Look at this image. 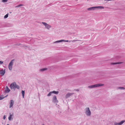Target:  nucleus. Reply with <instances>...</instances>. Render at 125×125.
Listing matches in <instances>:
<instances>
[{
	"label": "nucleus",
	"instance_id": "nucleus-14",
	"mask_svg": "<svg viewBox=\"0 0 125 125\" xmlns=\"http://www.w3.org/2000/svg\"><path fill=\"white\" fill-rule=\"evenodd\" d=\"M123 63V62H116V63H112V62L111 63V64L112 65H115V64H121Z\"/></svg>",
	"mask_w": 125,
	"mask_h": 125
},
{
	"label": "nucleus",
	"instance_id": "nucleus-17",
	"mask_svg": "<svg viewBox=\"0 0 125 125\" xmlns=\"http://www.w3.org/2000/svg\"><path fill=\"white\" fill-rule=\"evenodd\" d=\"M52 94H58L59 93V92L58 91H52Z\"/></svg>",
	"mask_w": 125,
	"mask_h": 125
},
{
	"label": "nucleus",
	"instance_id": "nucleus-9",
	"mask_svg": "<svg viewBox=\"0 0 125 125\" xmlns=\"http://www.w3.org/2000/svg\"><path fill=\"white\" fill-rule=\"evenodd\" d=\"M5 69L4 70L2 69L0 70V75L1 76H3L5 74Z\"/></svg>",
	"mask_w": 125,
	"mask_h": 125
},
{
	"label": "nucleus",
	"instance_id": "nucleus-32",
	"mask_svg": "<svg viewBox=\"0 0 125 125\" xmlns=\"http://www.w3.org/2000/svg\"><path fill=\"white\" fill-rule=\"evenodd\" d=\"M42 125H44V124H42Z\"/></svg>",
	"mask_w": 125,
	"mask_h": 125
},
{
	"label": "nucleus",
	"instance_id": "nucleus-31",
	"mask_svg": "<svg viewBox=\"0 0 125 125\" xmlns=\"http://www.w3.org/2000/svg\"><path fill=\"white\" fill-rule=\"evenodd\" d=\"M7 125H9V124H7Z\"/></svg>",
	"mask_w": 125,
	"mask_h": 125
},
{
	"label": "nucleus",
	"instance_id": "nucleus-19",
	"mask_svg": "<svg viewBox=\"0 0 125 125\" xmlns=\"http://www.w3.org/2000/svg\"><path fill=\"white\" fill-rule=\"evenodd\" d=\"M10 116L8 117V119L9 120H11L12 115L10 113Z\"/></svg>",
	"mask_w": 125,
	"mask_h": 125
},
{
	"label": "nucleus",
	"instance_id": "nucleus-4",
	"mask_svg": "<svg viewBox=\"0 0 125 125\" xmlns=\"http://www.w3.org/2000/svg\"><path fill=\"white\" fill-rule=\"evenodd\" d=\"M84 113L87 116H90L91 114V112L89 107H87L85 109Z\"/></svg>",
	"mask_w": 125,
	"mask_h": 125
},
{
	"label": "nucleus",
	"instance_id": "nucleus-30",
	"mask_svg": "<svg viewBox=\"0 0 125 125\" xmlns=\"http://www.w3.org/2000/svg\"><path fill=\"white\" fill-rule=\"evenodd\" d=\"M76 91H79V90H78V89H77V90H76Z\"/></svg>",
	"mask_w": 125,
	"mask_h": 125
},
{
	"label": "nucleus",
	"instance_id": "nucleus-11",
	"mask_svg": "<svg viewBox=\"0 0 125 125\" xmlns=\"http://www.w3.org/2000/svg\"><path fill=\"white\" fill-rule=\"evenodd\" d=\"M14 104V101L13 100H11L10 101V102L9 107L10 108L12 107L13 106Z\"/></svg>",
	"mask_w": 125,
	"mask_h": 125
},
{
	"label": "nucleus",
	"instance_id": "nucleus-13",
	"mask_svg": "<svg viewBox=\"0 0 125 125\" xmlns=\"http://www.w3.org/2000/svg\"><path fill=\"white\" fill-rule=\"evenodd\" d=\"M10 91V89L7 86L6 87L5 90V92L6 93H8Z\"/></svg>",
	"mask_w": 125,
	"mask_h": 125
},
{
	"label": "nucleus",
	"instance_id": "nucleus-20",
	"mask_svg": "<svg viewBox=\"0 0 125 125\" xmlns=\"http://www.w3.org/2000/svg\"><path fill=\"white\" fill-rule=\"evenodd\" d=\"M62 40V42H71V41H68V40Z\"/></svg>",
	"mask_w": 125,
	"mask_h": 125
},
{
	"label": "nucleus",
	"instance_id": "nucleus-15",
	"mask_svg": "<svg viewBox=\"0 0 125 125\" xmlns=\"http://www.w3.org/2000/svg\"><path fill=\"white\" fill-rule=\"evenodd\" d=\"M62 42V40H58L56 41L55 42H54L53 43H58L60 42Z\"/></svg>",
	"mask_w": 125,
	"mask_h": 125
},
{
	"label": "nucleus",
	"instance_id": "nucleus-21",
	"mask_svg": "<svg viewBox=\"0 0 125 125\" xmlns=\"http://www.w3.org/2000/svg\"><path fill=\"white\" fill-rule=\"evenodd\" d=\"M52 92H50L48 94L47 96H50L52 95Z\"/></svg>",
	"mask_w": 125,
	"mask_h": 125
},
{
	"label": "nucleus",
	"instance_id": "nucleus-22",
	"mask_svg": "<svg viewBox=\"0 0 125 125\" xmlns=\"http://www.w3.org/2000/svg\"><path fill=\"white\" fill-rule=\"evenodd\" d=\"M24 5L23 4H20L18 5H17V6H15V8H17V7H20L21 6H23Z\"/></svg>",
	"mask_w": 125,
	"mask_h": 125
},
{
	"label": "nucleus",
	"instance_id": "nucleus-2",
	"mask_svg": "<svg viewBox=\"0 0 125 125\" xmlns=\"http://www.w3.org/2000/svg\"><path fill=\"white\" fill-rule=\"evenodd\" d=\"M104 9V7L103 6H99L92 7L89 8L87 9L88 10H93L96 9Z\"/></svg>",
	"mask_w": 125,
	"mask_h": 125
},
{
	"label": "nucleus",
	"instance_id": "nucleus-16",
	"mask_svg": "<svg viewBox=\"0 0 125 125\" xmlns=\"http://www.w3.org/2000/svg\"><path fill=\"white\" fill-rule=\"evenodd\" d=\"M21 46L24 47L25 49H27V48H29V46H25L24 45H22V46Z\"/></svg>",
	"mask_w": 125,
	"mask_h": 125
},
{
	"label": "nucleus",
	"instance_id": "nucleus-29",
	"mask_svg": "<svg viewBox=\"0 0 125 125\" xmlns=\"http://www.w3.org/2000/svg\"><path fill=\"white\" fill-rule=\"evenodd\" d=\"M5 118H6L5 115H4L3 116V119L4 120V119H5Z\"/></svg>",
	"mask_w": 125,
	"mask_h": 125
},
{
	"label": "nucleus",
	"instance_id": "nucleus-8",
	"mask_svg": "<svg viewBox=\"0 0 125 125\" xmlns=\"http://www.w3.org/2000/svg\"><path fill=\"white\" fill-rule=\"evenodd\" d=\"M52 102L54 103H58V101L57 100L56 97V96H54L53 97Z\"/></svg>",
	"mask_w": 125,
	"mask_h": 125
},
{
	"label": "nucleus",
	"instance_id": "nucleus-5",
	"mask_svg": "<svg viewBox=\"0 0 125 125\" xmlns=\"http://www.w3.org/2000/svg\"><path fill=\"white\" fill-rule=\"evenodd\" d=\"M42 24L44 26L45 29L47 30H50L52 27L51 25L46 22H42Z\"/></svg>",
	"mask_w": 125,
	"mask_h": 125
},
{
	"label": "nucleus",
	"instance_id": "nucleus-26",
	"mask_svg": "<svg viewBox=\"0 0 125 125\" xmlns=\"http://www.w3.org/2000/svg\"><path fill=\"white\" fill-rule=\"evenodd\" d=\"M118 89H125L123 87H119L118 88Z\"/></svg>",
	"mask_w": 125,
	"mask_h": 125
},
{
	"label": "nucleus",
	"instance_id": "nucleus-24",
	"mask_svg": "<svg viewBox=\"0 0 125 125\" xmlns=\"http://www.w3.org/2000/svg\"><path fill=\"white\" fill-rule=\"evenodd\" d=\"M8 16V14H7L4 16V18L6 19L7 18Z\"/></svg>",
	"mask_w": 125,
	"mask_h": 125
},
{
	"label": "nucleus",
	"instance_id": "nucleus-7",
	"mask_svg": "<svg viewBox=\"0 0 125 125\" xmlns=\"http://www.w3.org/2000/svg\"><path fill=\"white\" fill-rule=\"evenodd\" d=\"M125 122V120H122L121 122L117 123L116 122H115L114 123V125H121L123 124Z\"/></svg>",
	"mask_w": 125,
	"mask_h": 125
},
{
	"label": "nucleus",
	"instance_id": "nucleus-28",
	"mask_svg": "<svg viewBox=\"0 0 125 125\" xmlns=\"http://www.w3.org/2000/svg\"><path fill=\"white\" fill-rule=\"evenodd\" d=\"M3 62L0 61V64H2L3 63Z\"/></svg>",
	"mask_w": 125,
	"mask_h": 125
},
{
	"label": "nucleus",
	"instance_id": "nucleus-18",
	"mask_svg": "<svg viewBox=\"0 0 125 125\" xmlns=\"http://www.w3.org/2000/svg\"><path fill=\"white\" fill-rule=\"evenodd\" d=\"M23 96V97L24 98V96L25 92L24 91L22 90L21 92Z\"/></svg>",
	"mask_w": 125,
	"mask_h": 125
},
{
	"label": "nucleus",
	"instance_id": "nucleus-6",
	"mask_svg": "<svg viewBox=\"0 0 125 125\" xmlns=\"http://www.w3.org/2000/svg\"><path fill=\"white\" fill-rule=\"evenodd\" d=\"M14 60H12L9 64L8 68L9 70L11 71L12 70V66L14 63Z\"/></svg>",
	"mask_w": 125,
	"mask_h": 125
},
{
	"label": "nucleus",
	"instance_id": "nucleus-25",
	"mask_svg": "<svg viewBox=\"0 0 125 125\" xmlns=\"http://www.w3.org/2000/svg\"><path fill=\"white\" fill-rule=\"evenodd\" d=\"M4 98V97L3 96H0V100H1L3 99Z\"/></svg>",
	"mask_w": 125,
	"mask_h": 125
},
{
	"label": "nucleus",
	"instance_id": "nucleus-12",
	"mask_svg": "<svg viewBox=\"0 0 125 125\" xmlns=\"http://www.w3.org/2000/svg\"><path fill=\"white\" fill-rule=\"evenodd\" d=\"M48 69L47 68H44L42 69H40L39 70V71L40 72H43L45 71H46Z\"/></svg>",
	"mask_w": 125,
	"mask_h": 125
},
{
	"label": "nucleus",
	"instance_id": "nucleus-23",
	"mask_svg": "<svg viewBox=\"0 0 125 125\" xmlns=\"http://www.w3.org/2000/svg\"><path fill=\"white\" fill-rule=\"evenodd\" d=\"M71 41V42H74L76 41H80V40H73L72 41Z\"/></svg>",
	"mask_w": 125,
	"mask_h": 125
},
{
	"label": "nucleus",
	"instance_id": "nucleus-27",
	"mask_svg": "<svg viewBox=\"0 0 125 125\" xmlns=\"http://www.w3.org/2000/svg\"><path fill=\"white\" fill-rule=\"evenodd\" d=\"M8 0H2V2H5L7 1Z\"/></svg>",
	"mask_w": 125,
	"mask_h": 125
},
{
	"label": "nucleus",
	"instance_id": "nucleus-1",
	"mask_svg": "<svg viewBox=\"0 0 125 125\" xmlns=\"http://www.w3.org/2000/svg\"><path fill=\"white\" fill-rule=\"evenodd\" d=\"M104 84L102 83H98L92 85H90L88 87V88L89 89L94 88L96 87H99L100 86H103Z\"/></svg>",
	"mask_w": 125,
	"mask_h": 125
},
{
	"label": "nucleus",
	"instance_id": "nucleus-10",
	"mask_svg": "<svg viewBox=\"0 0 125 125\" xmlns=\"http://www.w3.org/2000/svg\"><path fill=\"white\" fill-rule=\"evenodd\" d=\"M74 94L73 93H68L66 95L65 97L66 98H67L69 97L70 96H72Z\"/></svg>",
	"mask_w": 125,
	"mask_h": 125
},
{
	"label": "nucleus",
	"instance_id": "nucleus-3",
	"mask_svg": "<svg viewBox=\"0 0 125 125\" xmlns=\"http://www.w3.org/2000/svg\"><path fill=\"white\" fill-rule=\"evenodd\" d=\"M10 87L11 89H14V90L16 88L19 89V86L17 85L15 82L11 83L10 86Z\"/></svg>",
	"mask_w": 125,
	"mask_h": 125
}]
</instances>
